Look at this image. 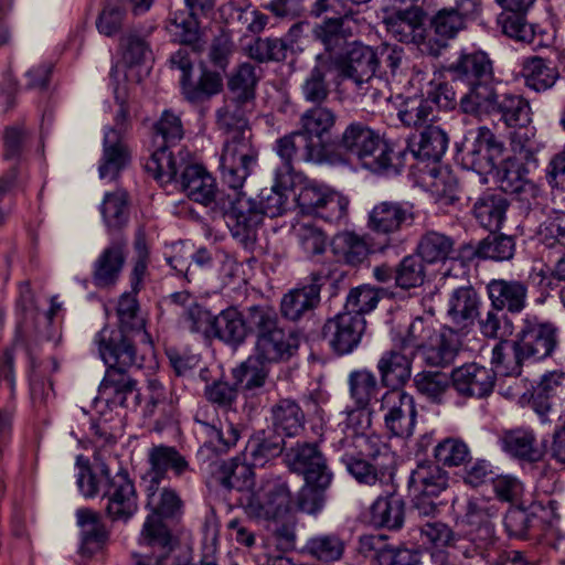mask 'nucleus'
I'll use <instances>...</instances> for the list:
<instances>
[{
    "label": "nucleus",
    "mask_w": 565,
    "mask_h": 565,
    "mask_svg": "<svg viewBox=\"0 0 565 565\" xmlns=\"http://www.w3.org/2000/svg\"><path fill=\"white\" fill-rule=\"evenodd\" d=\"M392 456L385 449H375L370 452H362L344 463L348 473L361 484L374 486L383 482L386 477H392Z\"/></svg>",
    "instance_id": "27"
},
{
    "label": "nucleus",
    "mask_w": 565,
    "mask_h": 565,
    "mask_svg": "<svg viewBox=\"0 0 565 565\" xmlns=\"http://www.w3.org/2000/svg\"><path fill=\"white\" fill-rule=\"evenodd\" d=\"M386 30L396 41L404 44L416 45L427 54L428 28L426 26L427 13L418 6L395 11L385 19Z\"/></svg>",
    "instance_id": "15"
},
{
    "label": "nucleus",
    "mask_w": 565,
    "mask_h": 565,
    "mask_svg": "<svg viewBox=\"0 0 565 565\" xmlns=\"http://www.w3.org/2000/svg\"><path fill=\"white\" fill-rule=\"evenodd\" d=\"M416 217L413 203L382 201L370 211L367 227L375 234L388 236L412 226Z\"/></svg>",
    "instance_id": "21"
},
{
    "label": "nucleus",
    "mask_w": 565,
    "mask_h": 565,
    "mask_svg": "<svg viewBox=\"0 0 565 565\" xmlns=\"http://www.w3.org/2000/svg\"><path fill=\"white\" fill-rule=\"evenodd\" d=\"M337 119L338 115L334 109L323 104H317L302 111L299 117V127L315 141L326 142L324 137L331 134Z\"/></svg>",
    "instance_id": "48"
},
{
    "label": "nucleus",
    "mask_w": 565,
    "mask_h": 565,
    "mask_svg": "<svg viewBox=\"0 0 565 565\" xmlns=\"http://www.w3.org/2000/svg\"><path fill=\"white\" fill-rule=\"evenodd\" d=\"M500 189L516 200L530 203L539 196V186L529 178L526 166L515 158L502 161L499 170Z\"/></svg>",
    "instance_id": "28"
},
{
    "label": "nucleus",
    "mask_w": 565,
    "mask_h": 565,
    "mask_svg": "<svg viewBox=\"0 0 565 565\" xmlns=\"http://www.w3.org/2000/svg\"><path fill=\"white\" fill-rule=\"evenodd\" d=\"M371 521L377 527L401 529L404 523V502L396 495L377 498L371 507Z\"/></svg>",
    "instance_id": "59"
},
{
    "label": "nucleus",
    "mask_w": 565,
    "mask_h": 565,
    "mask_svg": "<svg viewBox=\"0 0 565 565\" xmlns=\"http://www.w3.org/2000/svg\"><path fill=\"white\" fill-rule=\"evenodd\" d=\"M379 130L372 128L363 121H351L343 129L339 138V147L345 150L358 160L362 157L369 161L372 149L382 141Z\"/></svg>",
    "instance_id": "39"
},
{
    "label": "nucleus",
    "mask_w": 565,
    "mask_h": 565,
    "mask_svg": "<svg viewBox=\"0 0 565 565\" xmlns=\"http://www.w3.org/2000/svg\"><path fill=\"white\" fill-rule=\"evenodd\" d=\"M316 61L317 65L310 70L300 86L301 97L312 105L323 104L328 99L330 88L326 76L332 68L329 58L323 55H317Z\"/></svg>",
    "instance_id": "51"
},
{
    "label": "nucleus",
    "mask_w": 565,
    "mask_h": 565,
    "mask_svg": "<svg viewBox=\"0 0 565 565\" xmlns=\"http://www.w3.org/2000/svg\"><path fill=\"white\" fill-rule=\"evenodd\" d=\"M448 71L457 88L493 79L492 63L483 52L462 55Z\"/></svg>",
    "instance_id": "38"
},
{
    "label": "nucleus",
    "mask_w": 565,
    "mask_h": 565,
    "mask_svg": "<svg viewBox=\"0 0 565 565\" xmlns=\"http://www.w3.org/2000/svg\"><path fill=\"white\" fill-rule=\"evenodd\" d=\"M331 447L344 465L365 451L369 438L364 433L354 429H339L330 433Z\"/></svg>",
    "instance_id": "60"
},
{
    "label": "nucleus",
    "mask_w": 565,
    "mask_h": 565,
    "mask_svg": "<svg viewBox=\"0 0 565 565\" xmlns=\"http://www.w3.org/2000/svg\"><path fill=\"white\" fill-rule=\"evenodd\" d=\"M359 552L377 565H419L420 563L418 551L393 546L383 534L361 536Z\"/></svg>",
    "instance_id": "23"
},
{
    "label": "nucleus",
    "mask_w": 565,
    "mask_h": 565,
    "mask_svg": "<svg viewBox=\"0 0 565 565\" xmlns=\"http://www.w3.org/2000/svg\"><path fill=\"white\" fill-rule=\"evenodd\" d=\"M104 477L102 500L105 514L113 522H127L138 511V494L134 481L125 469L115 475L106 463H102Z\"/></svg>",
    "instance_id": "9"
},
{
    "label": "nucleus",
    "mask_w": 565,
    "mask_h": 565,
    "mask_svg": "<svg viewBox=\"0 0 565 565\" xmlns=\"http://www.w3.org/2000/svg\"><path fill=\"white\" fill-rule=\"evenodd\" d=\"M448 472L438 463L425 461L417 465L408 480L409 490L414 494L439 497L448 487Z\"/></svg>",
    "instance_id": "41"
},
{
    "label": "nucleus",
    "mask_w": 565,
    "mask_h": 565,
    "mask_svg": "<svg viewBox=\"0 0 565 565\" xmlns=\"http://www.w3.org/2000/svg\"><path fill=\"white\" fill-rule=\"evenodd\" d=\"M525 85L540 93L554 86L559 72L552 63L539 56L527 58L523 66Z\"/></svg>",
    "instance_id": "58"
},
{
    "label": "nucleus",
    "mask_w": 565,
    "mask_h": 565,
    "mask_svg": "<svg viewBox=\"0 0 565 565\" xmlns=\"http://www.w3.org/2000/svg\"><path fill=\"white\" fill-rule=\"evenodd\" d=\"M274 431L284 438L299 437L306 428V413L297 399L281 397L269 409Z\"/></svg>",
    "instance_id": "32"
},
{
    "label": "nucleus",
    "mask_w": 565,
    "mask_h": 565,
    "mask_svg": "<svg viewBox=\"0 0 565 565\" xmlns=\"http://www.w3.org/2000/svg\"><path fill=\"white\" fill-rule=\"evenodd\" d=\"M499 440L504 452L529 463L542 460L546 454L545 447L537 441L535 433L530 428L503 430Z\"/></svg>",
    "instance_id": "31"
},
{
    "label": "nucleus",
    "mask_w": 565,
    "mask_h": 565,
    "mask_svg": "<svg viewBox=\"0 0 565 565\" xmlns=\"http://www.w3.org/2000/svg\"><path fill=\"white\" fill-rule=\"evenodd\" d=\"M332 67L342 78L351 79L359 88L371 85L379 67L375 51L360 42H351L347 49L333 60Z\"/></svg>",
    "instance_id": "14"
},
{
    "label": "nucleus",
    "mask_w": 565,
    "mask_h": 565,
    "mask_svg": "<svg viewBox=\"0 0 565 565\" xmlns=\"http://www.w3.org/2000/svg\"><path fill=\"white\" fill-rule=\"evenodd\" d=\"M276 152L282 160L284 171L291 174L294 161L324 163L329 160L326 142L315 141L300 129L276 141Z\"/></svg>",
    "instance_id": "18"
},
{
    "label": "nucleus",
    "mask_w": 565,
    "mask_h": 565,
    "mask_svg": "<svg viewBox=\"0 0 565 565\" xmlns=\"http://www.w3.org/2000/svg\"><path fill=\"white\" fill-rule=\"evenodd\" d=\"M451 386L465 398H486L494 388L497 373L476 362L455 367L450 373Z\"/></svg>",
    "instance_id": "22"
},
{
    "label": "nucleus",
    "mask_w": 565,
    "mask_h": 565,
    "mask_svg": "<svg viewBox=\"0 0 565 565\" xmlns=\"http://www.w3.org/2000/svg\"><path fill=\"white\" fill-rule=\"evenodd\" d=\"M136 385L129 369H106L97 399L104 401L109 407H127V398L135 393Z\"/></svg>",
    "instance_id": "40"
},
{
    "label": "nucleus",
    "mask_w": 565,
    "mask_h": 565,
    "mask_svg": "<svg viewBox=\"0 0 565 565\" xmlns=\"http://www.w3.org/2000/svg\"><path fill=\"white\" fill-rule=\"evenodd\" d=\"M250 334L255 337L254 356L260 364L288 361L299 349V337L280 326L275 308L260 305L249 315Z\"/></svg>",
    "instance_id": "2"
},
{
    "label": "nucleus",
    "mask_w": 565,
    "mask_h": 565,
    "mask_svg": "<svg viewBox=\"0 0 565 565\" xmlns=\"http://www.w3.org/2000/svg\"><path fill=\"white\" fill-rule=\"evenodd\" d=\"M455 522L458 526L467 529L472 552L466 550V557L483 556L484 552L495 543V525L500 518V505L492 499L484 497H469L452 501Z\"/></svg>",
    "instance_id": "3"
},
{
    "label": "nucleus",
    "mask_w": 565,
    "mask_h": 565,
    "mask_svg": "<svg viewBox=\"0 0 565 565\" xmlns=\"http://www.w3.org/2000/svg\"><path fill=\"white\" fill-rule=\"evenodd\" d=\"M530 362L516 340H500L492 350L491 363L495 373L504 376H520L522 367Z\"/></svg>",
    "instance_id": "49"
},
{
    "label": "nucleus",
    "mask_w": 565,
    "mask_h": 565,
    "mask_svg": "<svg viewBox=\"0 0 565 565\" xmlns=\"http://www.w3.org/2000/svg\"><path fill=\"white\" fill-rule=\"evenodd\" d=\"M179 184L181 191L193 202L207 206L216 200V181L201 164L186 163L181 171Z\"/></svg>",
    "instance_id": "30"
},
{
    "label": "nucleus",
    "mask_w": 565,
    "mask_h": 565,
    "mask_svg": "<svg viewBox=\"0 0 565 565\" xmlns=\"http://www.w3.org/2000/svg\"><path fill=\"white\" fill-rule=\"evenodd\" d=\"M515 253V242L513 236L504 234H489L481 239L476 247L466 245L461 248L462 257H479L483 259H492L495 262H504L513 258Z\"/></svg>",
    "instance_id": "47"
},
{
    "label": "nucleus",
    "mask_w": 565,
    "mask_h": 565,
    "mask_svg": "<svg viewBox=\"0 0 565 565\" xmlns=\"http://www.w3.org/2000/svg\"><path fill=\"white\" fill-rule=\"evenodd\" d=\"M479 11L478 0H456L452 6L437 10L429 19L427 55L438 57Z\"/></svg>",
    "instance_id": "5"
},
{
    "label": "nucleus",
    "mask_w": 565,
    "mask_h": 565,
    "mask_svg": "<svg viewBox=\"0 0 565 565\" xmlns=\"http://www.w3.org/2000/svg\"><path fill=\"white\" fill-rule=\"evenodd\" d=\"M248 447L253 466L260 467L281 455L285 457L286 449L289 448L282 436H267L264 430L253 436Z\"/></svg>",
    "instance_id": "61"
},
{
    "label": "nucleus",
    "mask_w": 565,
    "mask_h": 565,
    "mask_svg": "<svg viewBox=\"0 0 565 565\" xmlns=\"http://www.w3.org/2000/svg\"><path fill=\"white\" fill-rule=\"evenodd\" d=\"M407 349L397 343L385 351L377 362L381 383L385 387L399 390L411 379L412 358L405 352Z\"/></svg>",
    "instance_id": "36"
},
{
    "label": "nucleus",
    "mask_w": 565,
    "mask_h": 565,
    "mask_svg": "<svg viewBox=\"0 0 565 565\" xmlns=\"http://www.w3.org/2000/svg\"><path fill=\"white\" fill-rule=\"evenodd\" d=\"M454 246L452 237L429 230L420 236L415 252L426 264H437L450 258Z\"/></svg>",
    "instance_id": "54"
},
{
    "label": "nucleus",
    "mask_w": 565,
    "mask_h": 565,
    "mask_svg": "<svg viewBox=\"0 0 565 565\" xmlns=\"http://www.w3.org/2000/svg\"><path fill=\"white\" fill-rule=\"evenodd\" d=\"M147 461L149 469L145 482H164L170 470L175 478H182L192 469L186 458L173 446L153 445L148 450Z\"/></svg>",
    "instance_id": "25"
},
{
    "label": "nucleus",
    "mask_w": 565,
    "mask_h": 565,
    "mask_svg": "<svg viewBox=\"0 0 565 565\" xmlns=\"http://www.w3.org/2000/svg\"><path fill=\"white\" fill-rule=\"evenodd\" d=\"M254 105L225 96L215 111L217 129L228 135L220 159L221 179L231 189L243 188L258 162L247 114Z\"/></svg>",
    "instance_id": "1"
},
{
    "label": "nucleus",
    "mask_w": 565,
    "mask_h": 565,
    "mask_svg": "<svg viewBox=\"0 0 565 565\" xmlns=\"http://www.w3.org/2000/svg\"><path fill=\"white\" fill-rule=\"evenodd\" d=\"M194 15L193 11L175 12L167 24V30L175 42L200 53L204 49V42L201 39L199 22Z\"/></svg>",
    "instance_id": "53"
},
{
    "label": "nucleus",
    "mask_w": 565,
    "mask_h": 565,
    "mask_svg": "<svg viewBox=\"0 0 565 565\" xmlns=\"http://www.w3.org/2000/svg\"><path fill=\"white\" fill-rule=\"evenodd\" d=\"M257 83L256 67L249 63H243L228 78L227 96L254 105Z\"/></svg>",
    "instance_id": "63"
},
{
    "label": "nucleus",
    "mask_w": 565,
    "mask_h": 565,
    "mask_svg": "<svg viewBox=\"0 0 565 565\" xmlns=\"http://www.w3.org/2000/svg\"><path fill=\"white\" fill-rule=\"evenodd\" d=\"M532 409L542 423L565 417V372L544 374L534 387L530 401Z\"/></svg>",
    "instance_id": "13"
},
{
    "label": "nucleus",
    "mask_w": 565,
    "mask_h": 565,
    "mask_svg": "<svg viewBox=\"0 0 565 565\" xmlns=\"http://www.w3.org/2000/svg\"><path fill=\"white\" fill-rule=\"evenodd\" d=\"M292 507V492L288 480L270 473L264 476L250 491L245 511L255 519L277 521L290 513Z\"/></svg>",
    "instance_id": "6"
},
{
    "label": "nucleus",
    "mask_w": 565,
    "mask_h": 565,
    "mask_svg": "<svg viewBox=\"0 0 565 565\" xmlns=\"http://www.w3.org/2000/svg\"><path fill=\"white\" fill-rule=\"evenodd\" d=\"M365 326L364 317L340 312L324 322L322 337L337 354H349L359 345Z\"/></svg>",
    "instance_id": "19"
},
{
    "label": "nucleus",
    "mask_w": 565,
    "mask_h": 565,
    "mask_svg": "<svg viewBox=\"0 0 565 565\" xmlns=\"http://www.w3.org/2000/svg\"><path fill=\"white\" fill-rule=\"evenodd\" d=\"M328 275L321 270L312 271L297 287L286 292L279 303L282 318L291 322L309 320L321 302V289Z\"/></svg>",
    "instance_id": "10"
},
{
    "label": "nucleus",
    "mask_w": 565,
    "mask_h": 565,
    "mask_svg": "<svg viewBox=\"0 0 565 565\" xmlns=\"http://www.w3.org/2000/svg\"><path fill=\"white\" fill-rule=\"evenodd\" d=\"M170 67L180 71V88L183 98L198 105L210 100L223 90V76L221 72L213 71L204 62L199 64L200 75L193 79V61L188 49L180 47L171 54Z\"/></svg>",
    "instance_id": "7"
},
{
    "label": "nucleus",
    "mask_w": 565,
    "mask_h": 565,
    "mask_svg": "<svg viewBox=\"0 0 565 565\" xmlns=\"http://www.w3.org/2000/svg\"><path fill=\"white\" fill-rule=\"evenodd\" d=\"M503 150V142L490 128L481 126L477 129L475 139L463 143L462 161L467 168L479 174H486L497 168V161Z\"/></svg>",
    "instance_id": "20"
},
{
    "label": "nucleus",
    "mask_w": 565,
    "mask_h": 565,
    "mask_svg": "<svg viewBox=\"0 0 565 565\" xmlns=\"http://www.w3.org/2000/svg\"><path fill=\"white\" fill-rule=\"evenodd\" d=\"M352 12H345L340 17L327 18L312 28V36L324 47L323 55L329 58L330 64L340 55L351 43L353 32L350 25Z\"/></svg>",
    "instance_id": "24"
},
{
    "label": "nucleus",
    "mask_w": 565,
    "mask_h": 565,
    "mask_svg": "<svg viewBox=\"0 0 565 565\" xmlns=\"http://www.w3.org/2000/svg\"><path fill=\"white\" fill-rule=\"evenodd\" d=\"M163 482H146V508L149 514L141 531V540L148 546L167 547L174 543L166 521H174L182 514L183 501L179 493L161 486Z\"/></svg>",
    "instance_id": "4"
},
{
    "label": "nucleus",
    "mask_w": 565,
    "mask_h": 565,
    "mask_svg": "<svg viewBox=\"0 0 565 565\" xmlns=\"http://www.w3.org/2000/svg\"><path fill=\"white\" fill-rule=\"evenodd\" d=\"M95 343L98 354L107 369H140L143 356L139 354L137 344L142 343L139 334L130 330L104 327L96 335Z\"/></svg>",
    "instance_id": "8"
},
{
    "label": "nucleus",
    "mask_w": 565,
    "mask_h": 565,
    "mask_svg": "<svg viewBox=\"0 0 565 565\" xmlns=\"http://www.w3.org/2000/svg\"><path fill=\"white\" fill-rule=\"evenodd\" d=\"M130 162V151L124 139L104 136L103 156L98 167L99 178L115 181Z\"/></svg>",
    "instance_id": "44"
},
{
    "label": "nucleus",
    "mask_w": 565,
    "mask_h": 565,
    "mask_svg": "<svg viewBox=\"0 0 565 565\" xmlns=\"http://www.w3.org/2000/svg\"><path fill=\"white\" fill-rule=\"evenodd\" d=\"M151 554H135V565H193L189 548L174 543L167 547L151 546Z\"/></svg>",
    "instance_id": "64"
},
{
    "label": "nucleus",
    "mask_w": 565,
    "mask_h": 565,
    "mask_svg": "<svg viewBox=\"0 0 565 565\" xmlns=\"http://www.w3.org/2000/svg\"><path fill=\"white\" fill-rule=\"evenodd\" d=\"M185 166L178 161L170 147H153L151 156L145 163V169L161 185L175 180L178 172Z\"/></svg>",
    "instance_id": "56"
},
{
    "label": "nucleus",
    "mask_w": 565,
    "mask_h": 565,
    "mask_svg": "<svg viewBox=\"0 0 565 565\" xmlns=\"http://www.w3.org/2000/svg\"><path fill=\"white\" fill-rule=\"evenodd\" d=\"M285 465L303 480H333V472L318 443L297 441L286 449Z\"/></svg>",
    "instance_id": "17"
},
{
    "label": "nucleus",
    "mask_w": 565,
    "mask_h": 565,
    "mask_svg": "<svg viewBox=\"0 0 565 565\" xmlns=\"http://www.w3.org/2000/svg\"><path fill=\"white\" fill-rule=\"evenodd\" d=\"M332 253L350 266L362 264L371 253L364 237L353 232H342L331 243Z\"/></svg>",
    "instance_id": "57"
},
{
    "label": "nucleus",
    "mask_w": 565,
    "mask_h": 565,
    "mask_svg": "<svg viewBox=\"0 0 565 565\" xmlns=\"http://www.w3.org/2000/svg\"><path fill=\"white\" fill-rule=\"evenodd\" d=\"M481 298L471 286L456 288L449 296L447 316L454 328L467 333L479 317Z\"/></svg>",
    "instance_id": "33"
},
{
    "label": "nucleus",
    "mask_w": 565,
    "mask_h": 565,
    "mask_svg": "<svg viewBox=\"0 0 565 565\" xmlns=\"http://www.w3.org/2000/svg\"><path fill=\"white\" fill-rule=\"evenodd\" d=\"M127 245L116 241L106 247L94 265L93 279L97 287H108L116 282L125 265Z\"/></svg>",
    "instance_id": "42"
},
{
    "label": "nucleus",
    "mask_w": 565,
    "mask_h": 565,
    "mask_svg": "<svg viewBox=\"0 0 565 565\" xmlns=\"http://www.w3.org/2000/svg\"><path fill=\"white\" fill-rule=\"evenodd\" d=\"M213 478L226 490L250 491L255 484L253 466L237 458L223 461L213 472Z\"/></svg>",
    "instance_id": "45"
},
{
    "label": "nucleus",
    "mask_w": 565,
    "mask_h": 565,
    "mask_svg": "<svg viewBox=\"0 0 565 565\" xmlns=\"http://www.w3.org/2000/svg\"><path fill=\"white\" fill-rule=\"evenodd\" d=\"M77 525L81 529V551L83 554L93 555L108 540V532L100 514L88 508L76 511Z\"/></svg>",
    "instance_id": "43"
},
{
    "label": "nucleus",
    "mask_w": 565,
    "mask_h": 565,
    "mask_svg": "<svg viewBox=\"0 0 565 565\" xmlns=\"http://www.w3.org/2000/svg\"><path fill=\"white\" fill-rule=\"evenodd\" d=\"M460 97V109L465 114L481 116L493 114L501 97L494 90L493 79L467 86Z\"/></svg>",
    "instance_id": "46"
},
{
    "label": "nucleus",
    "mask_w": 565,
    "mask_h": 565,
    "mask_svg": "<svg viewBox=\"0 0 565 565\" xmlns=\"http://www.w3.org/2000/svg\"><path fill=\"white\" fill-rule=\"evenodd\" d=\"M117 317L119 322L117 329L130 330L134 334H139L142 344L151 349V337L146 330L145 319L139 313V303L134 291L125 292L119 298Z\"/></svg>",
    "instance_id": "52"
},
{
    "label": "nucleus",
    "mask_w": 565,
    "mask_h": 565,
    "mask_svg": "<svg viewBox=\"0 0 565 565\" xmlns=\"http://www.w3.org/2000/svg\"><path fill=\"white\" fill-rule=\"evenodd\" d=\"M152 147H170L177 146L184 137V128L182 120L171 109L162 111L159 119L152 128Z\"/></svg>",
    "instance_id": "62"
},
{
    "label": "nucleus",
    "mask_w": 565,
    "mask_h": 565,
    "mask_svg": "<svg viewBox=\"0 0 565 565\" xmlns=\"http://www.w3.org/2000/svg\"><path fill=\"white\" fill-rule=\"evenodd\" d=\"M515 340L531 363L539 362L552 356L555 351L558 343L557 328L535 316H527L523 319Z\"/></svg>",
    "instance_id": "16"
},
{
    "label": "nucleus",
    "mask_w": 565,
    "mask_h": 565,
    "mask_svg": "<svg viewBox=\"0 0 565 565\" xmlns=\"http://www.w3.org/2000/svg\"><path fill=\"white\" fill-rule=\"evenodd\" d=\"M241 189H233L236 192L233 196L228 195L227 203L224 202L223 216L233 237L248 246L256 241L264 216L256 199L247 196Z\"/></svg>",
    "instance_id": "11"
},
{
    "label": "nucleus",
    "mask_w": 565,
    "mask_h": 565,
    "mask_svg": "<svg viewBox=\"0 0 565 565\" xmlns=\"http://www.w3.org/2000/svg\"><path fill=\"white\" fill-rule=\"evenodd\" d=\"M462 334L465 333L454 327H443L422 350L425 363L434 367L450 365L461 349Z\"/></svg>",
    "instance_id": "34"
},
{
    "label": "nucleus",
    "mask_w": 565,
    "mask_h": 565,
    "mask_svg": "<svg viewBox=\"0 0 565 565\" xmlns=\"http://www.w3.org/2000/svg\"><path fill=\"white\" fill-rule=\"evenodd\" d=\"M508 206L501 193L486 192L473 204V214L482 227L494 232L501 228Z\"/></svg>",
    "instance_id": "50"
},
{
    "label": "nucleus",
    "mask_w": 565,
    "mask_h": 565,
    "mask_svg": "<svg viewBox=\"0 0 565 565\" xmlns=\"http://www.w3.org/2000/svg\"><path fill=\"white\" fill-rule=\"evenodd\" d=\"M371 152L369 161L362 157L358 161L363 169L379 175H397L408 164V151L385 136Z\"/></svg>",
    "instance_id": "29"
},
{
    "label": "nucleus",
    "mask_w": 565,
    "mask_h": 565,
    "mask_svg": "<svg viewBox=\"0 0 565 565\" xmlns=\"http://www.w3.org/2000/svg\"><path fill=\"white\" fill-rule=\"evenodd\" d=\"M491 306L515 315L524 310L527 303V286L515 279H492L487 285Z\"/></svg>",
    "instance_id": "37"
},
{
    "label": "nucleus",
    "mask_w": 565,
    "mask_h": 565,
    "mask_svg": "<svg viewBox=\"0 0 565 565\" xmlns=\"http://www.w3.org/2000/svg\"><path fill=\"white\" fill-rule=\"evenodd\" d=\"M448 143V134L438 126L429 125L423 129L418 138H408L403 150L408 151V160L437 162L445 154Z\"/></svg>",
    "instance_id": "35"
},
{
    "label": "nucleus",
    "mask_w": 565,
    "mask_h": 565,
    "mask_svg": "<svg viewBox=\"0 0 565 565\" xmlns=\"http://www.w3.org/2000/svg\"><path fill=\"white\" fill-rule=\"evenodd\" d=\"M259 308L260 305L250 306L246 308L244 313L234 307L222 310L218 315L214 316L211 339H217L232 348L239 347L245 342L247 335L250 334L249 315L253 310Z\"/></svg>",
    "instance_id": "26"
},
{
    "label": "nucleus",
    "mask_w": 565,
    "mask_h": 565,
    "mask_svg": "<svg viewBox=\"0 0 565 565\" xmlns=\"http://www.w3.org/2000/svg\"><path fill=\"white\" fill-rule=\"evenodd\" d=\"M116 110L113 125L105 128L104 136L114 135L115 138L124 139L132 128L134 118L137 115L135 102L129 98L126 86L117 85L114 89Z\"/></svg>",
    "instance_id": "55"
},
{
    "label": "nucleus",
    "mask_w": 565,
    "mask_h": 565,
    "mask_svg": "<svg viewBox=\"0 0 565 565\" xmlns=\"http://www.w3.org/2000/svg\"><path fill=\"white\" fill-rule=\"evenodd\" d=\"M377 403L383 413L385 428L392 436L408 438L413 435L417 409L412 395L401 390H390Z\"/></svg>",
    "instance_id": "12"
}]
</instances>
